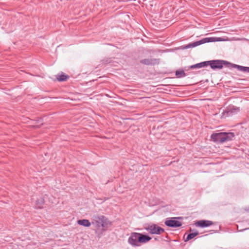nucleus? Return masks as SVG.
Listing matches in <instances>:
<instances>
[{
  "instance_id": "nucleus-1",
  "label": "nucleus",
  "mask_w": 249,
  "mask_h": 249,
  "mask_svg": "<svg viewBox=\"0 0 249 249\" xmlns=\"http://www.w3.org/2000/svg\"><path fill=\"white\" fill-rule=\"evenodd\" d=\"M151 239V237L147 234L133 232L131 233L128 242L132 246L138 247L141 244L148 242Z\"/></svg>"
},
{
  "instance_id": "nucleus-2",
  "label": "nucleus",
  "mask_w": 249,
  "mask_h": 249,
  "mask_svg": "<svg viewBox=\"0 0 249 249\" xmlns=\"http://www.w3.org/2000/svg\"><path fill=\"white\" fill-rule=\"evenodd\" d=\"M224 61L222 60H216L213 61H208L201 62L195 65L190 66V69H199L210 65L213 69H221L223 68Z\"/></svg>"
},
{
  "instance_id": "nucleus-3",
  "label": "nucleus",
  "mask_w": 249,
  "mask_h": 249,
  "mask_svg": "<svg viewBox=\"0 0 249 249\" xmlns=\"http://www.w3.org/2000/svg\"><path fill=\"white\" fill-rule=\"evenodd\" d=\"M91 223L97 229L102 227L103 231H104L108 228V225L111 224V222L105 216L101 215H94Z\"/></svg>"
},
{
  "instance_id": "nucleus-4",
  "label": "nucleus",
  "mask_w": 249,
  "mask_h": 249,
  "mask_svg": "<svg viewBox=\"0 0 249 249\" xmlns=\"http://www.w3.org/2000/svg\"><path fill=\"white\" fill-rule=\"evenodd\" d=\"M234 137V134L232 132H220L213 133L211 135V137L214 142L223 143L231 140Z\"/></svg>"
},
{
  "instance_id": "nucleus-5",
  "label": "nucleus",
  "mask_w": 249,
  "mask_h": 249,
  "mask_svg": "<svg viewBox=\"0 0 249 249\" xmlns=\"http://www.w3.org/2000/svg\"><path fill=\"white\" fill-rule=\"evenodd\" d=\"M145 229L152 234H160L165 231L163 228L155 224L149 225L147 227L145 228Z\"/></svg>"
},
{
  "instance_id": "nucleus-6",
  "label": "nucleus",
  "mask_w": 249,
  "mask_h": 249,
  "mask_svg": "<svg viewBox=\"0 0 249 249\" xmlns=\"http://www.w3.org/2000/svg\"><path fill=\"white\" fill-rule=\"evenodd\" d=\"M181 218H182L180 217L167 218L164 223L166 226L169 227L178 228L182 225V223L177 219Z\"/></svg>"
},
{
  "instance_id": "nucleus-7",
  "label": "nucleus",
  "mask_w": 249,
  "mask_h": 249,
  "mask_svg": "<svg viewBox=\"0 0 249 249\" xmlns=\"http://www.w3.org/2000/svg\"><path fill=\"white\" fill-rule=\"evenodd\" d=\"M217 41V40L216 39V38L206 37V38L202 39L200 40L188 44V48H194L197 46L201 45L202 44H204V43L210 42H214V41Z\"/></svg>"
},
{
  "instance_id": "nucleus-8",
  "label": "nucleus",
  "mask_w": 249,
  "mask_h": 249,
  "mask_svg": "<svg viewBox=\"0 0 249 249\" xmlns=\"http://www.w3.org/2000/svg\"><path fill=\"white\" fill-rule=\"evenodd\" d=\"M239 107L231 106L227 107L225 111L223 112V115L225 116H231L237 114L239 112Z\"/></svg>"
},
{
  "instance_id": "nucleus-9",
  "label": "nucleus",
  "mask_w": 249,
  "mask_h": 249,
  "mask_svg": "<svg viewBox=\"0 0 249 249\" xmlns=\"http://www.w3.org/2000/svg\"><path fill=\"white\" fill-rule=\"evenodd\" d=\"M213 224V222L210 220H201L196 221L195 225L196 227L205 228L209 227Z\"/></svg>"
},
{
  "instance_id": "nucleus-10",
  "label": "nucleus",
  "mask_w": 249,
  "mask_h": 249,
  "mask_svg": "<svg viewBox=\"0 0 249 249\" xmlns=\"http://www.w3.org/2000/svg\"><path fill=\"white\" fill-rule=\"evenodd\" d=\"M159 59H143L140 61V63L145 65H154L159 64Z\"/></svg>"
},
{
  "instance_id": "nucleus-11",
  "label": "nucleus",
  "mask_w": 249,
  "mask_h": 249,
  "mask_svg": "<svg viewBox=\"0 0 249 249\" xmlns=\"http://www.w3.org/2000/svg\"><path fill=\"white\" fill-rule=\"evenodd\" d=\"M45 201L44 197L41 196L37 198L35 202V208L36 209H42L44 208Z\"/></svg>"
},
{
  "instance_id": "nucleus-12",
  "label": "nucleus",
  "mask_w": 249,
  "mask_h": 249,
  "mask_svg": "<svg viewBox=\"0 0 249 249\" xmlns=\"http://www.w3.org/2000/svg\"><path fill=\"white\" fill-rule=\"evenodd\" d=\"M77 224L86 227H89L91 225V223L88 219H83L78 220Z\"/></svg>"
},
{
  "instance_id": "nucleus-13",
  "label": "nucleus",
  "mask_w": 249,
  "mask_h": 249,
  "mask_svg": "<svg viewBox=\"0 0 249 249\" xmlns=\"http://www.w3.org/2000/svg\"><path fill=\"white\" fill-rule=\"evenodd\" d=\"M70 76L68 75L65 74L64 73H62L61 75H58L57 79L58 81L63 82L67 81Z\"/></svg>"
},
{
  "instance_id": "nucleus-14",
  "label": "nucleus",
  "mask_w": 249,
  "mask_h": 249,
  "mask_svg": "<svg viewBox=\"0 0 249 249\" xmlns=\"http://www.w3.org/2000/svg\"><path fill=\"white\" fill-rule=\"evenodd\" d=\"M233 67L237 68L239 71L249 72V67H243L235 64H234Z\"/></svg>"
},
{
  "instance_id": "nucleus-15",
  "label": "nucleus",
  "mask_w": 249,
  "mask_h": 249,
  "mask_svg": "<svg viewBox=\"0 0 249 249\" xmlns=\"http://www.w3.org/2000/svg\"><path fill=\"white\" fill-rule=\"evenodd\" d=\"M176 75L178 78L184 77L186 74L183 70H178L176 71Z\"/></svg>"
},
{
  "instance_id": "nucleus-16",
  "label": "nucleus",
  "mask_w": 249,
  "mask_h": 249,
  "mask_svg": "<svg viewBox=\"0 0 249 249\" xmlns=\"http://www.w3.org/2000/svg\"><path fill=\"white\" fill-rule=\"evenodd\" d=\"M112 62V60L110 58H106L103 59L101 62L100 65L102 66H106L107 64L110 63Z\"/></svg>"
},
{
  "instance_id": "nucleus-17",
  "label": "nucleus",
  "mask_w": 249,
  "mask_h": 249,
  "mask_svg": "<svg viewBox=\"0 0 249 249\" xmlns=\"http://www.w3.org/2000/svg\"><path fill=\"white\" fill-rule=\"evenodd\" d=\"M198 234V231H196L195 232L191 233L188 234V241L190 239H193V238H194L195 236H196Z\"/></svg>"
},
{
  "instance_id": "nucleus-18",
  "label": "nucleus",
  "mask_w": 249,
  "mask_h": 249,
  "mask_svg": "<svg viewBox=\"0 0 249 249\" xmlns=\"http://www.w3.org/2000/svg\"><path fill=\"white\" fill-rule=\"evenodd\" d=\"M187 235V231L184 233L183 236V239L185 242H187V237L185 238V236Z\"/></svg>"
},
{
  "instance_id": "nucleus-19",
  "label": "nucleus",
  "mask_w": 249,
  "mask_h": 249,
  "mask_svg": "<svg viewBox=\"0 0 249 249\" xmlns=\"http://www.w3.org/2000/svg\"><path fill=\"white\" fill-rule=\"evenodd\" d=\"M182 48L183 49H187V45H185Z\"/></svg>"
}]
</instances>
